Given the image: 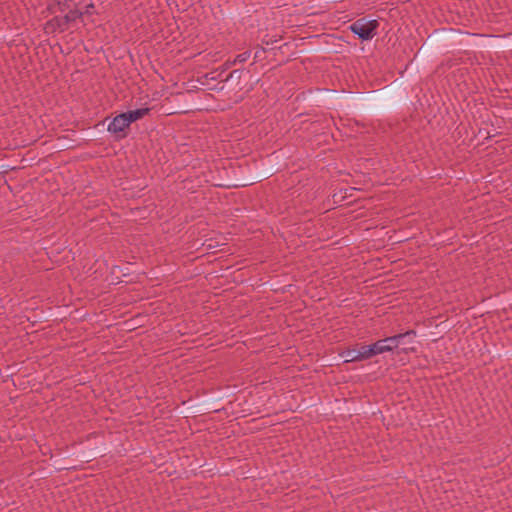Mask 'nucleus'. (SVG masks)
I'll use <instances>...</instances> for the list:
<instances>
[{"mask_svg":"<svg viewBox=\"0 0 512 512\" xmlns=\"http://www.w3.org/2000/svg\"><path fill=\"white\" fill-rule=\"evenodd\" d=\"M235 63L233 60H227L223 65H222V68H221V73L228 70L229 68H231L232 66H234Z\"/></svg>","mask_w":512,"mask_h":512,"instance_id":"13","label":"nucleus"},{"mask_svg":"<svg viewBox=\"0 0 512 512\" xmlns=\"http://www.w3.org/2000/svg\"><path fill=\"white\" fill-rule=\"evenodd\" d=\"M264 53H265L264 48H260L259 50H257L254 55V60L260 59Z\"/></svg>","mask_w":512,"mask_h":512,"instance_id":"14","label":"nucleus"},{"mask_svg":"<svg viewBox=\"0 0 512 512\" xmlns=\"http://www.w3.org/2000/svg\"><path fill=\"white\" fill-rule=\"evenodd\" d=\"M150 112V108H139L135 110H129L127 112H123L126 116L127 120H129L130 125L143 118L145 115H147Z\"/></svg>","mask_w":512,"mask_h":512,"instance_id":"9","label":"nucleus"},{"mask_svg":"<svg viewBox=\"0 0 512 512\" xmlns=\"http://www.w3.org/2000/svg\"><path fill=\"white\" fill-rule=\"evenodd\" d=\"M129 128V120L121 113L108 124L107 131L114 135L115 140H122L127 137Z\"/></svg>","mask_w":512,"mask_h":512,"instance_id":"4","label":"nucleus"},{"mask_svg":"<svg viewBox=\"0 0 512 512\" xmlns=\"http://www.w3.org/2000/svg\"><path fill=\"white\" fill-rule=\"evenodd\" d=\"M83 16V12L78 9H70L68 13L63 16H55L51 20L46 23V29H50L52 32L59 30L61 32L65 31L68 25L72 22H75L77 19H81Z\"/></svg>","mask_w":512,"mask_h":512,"instance_id":"3","label":"nucleus"},{"mask_svg":"<svg viewBox=\"0 0 512 512\" xmlns=\"http://www.w3.org/2000/svg\"><path fill=\"white\" fill-rule=\"evenodd\" d=\"M462 32L453 28L436 29L431 35L428 36V41L431 44L446 41L458 37Z\"/></svg>","mask_w":512,"mask_h":512,"instance_id":"5","label":"nucleus"},{"mask_svg":"<svg viewBox=\"0 0 512 512\" xmlns=\"http://www.w3.org/2000/svg\"><path fill=\"white\" fill-rule=\"evenodd\" d=\"M364 355L365 352L364 349H362V346L360 347V349H348L342 353V356L345 358V362L367 360L366 357H364Z\"/></svg>","mask_w":512,"mask_h":512,"instance_id":"8","label":"nucleus"},{"mask_svg":"<svg viewBox=\"0 0 512 512\" xmlns=\"http://www.w3.org/2000/svg\"><path fill=\"white\" fill-rule=\"evenodd\" d=\"M57 6H58V9H59L60 12H65L66 10H70V7L67 4V2H60V1H58L57 2Z\"/></svg>","mask_w":512,"mask_h":512,"instance_id":"12","label":"nucleus"},{"mask_svg":"<svg viewBox=\"0 0 512 512\" xmlns=\"http://www.w3.org/2000/svg\"><path fill=\"white\" fill-rule=\"evenodd\" d=\"M393 94V90L389 87H384L378 91H371L370 98L374 104L372 111L381 112L397 107L400 104V100L395 98Z\"/></svg>","mask_w":512,"mask_h":512,"instance_id":"1","label":"nucleus"},{"mask_svg":"<svg viewBox=\"0 0 512 512\" xmlns=\"http://www.w3.org/2000/svg\"><path fill=\"white\" fill-rule=\"evenodd\" d=\"M378 27L379 22L377 20H367L366 18H360L353 22L349 29L353 34L357 35L360 40L368 41L377 34Z\"/></svg>","mask_w":512,"mask_h":512,"instance_id":"2","label":"nucleus"},{"mask_svg":"<svg viewBox=\"0 0 512 512\" xmlns=\"http://www.w3.org/2000/svg\"><path fill=\"white\" fill-rule=\"evenodd\" d=\"M220 76H221V73L216 74V71L215 72H211L209 74H206V77L211 79V80H217Z\"/></svg>","mask_w":512,"mask_h":512,"instance_id":"15","label":"nucleus"},{"mask_svg":"<svg viewBox=\"0 0 512 512\" xmlns=\"http://www.w3.org/2000/svg\"><path fill=\"white\" fill-rule=\"evenodd\" d=\"M402 350L407 353L408 351H415V348L414 347H404Z\"/></svg>","mask_w":512,"mask_h":512,"instance_id":"16","label":"nucleus"},{"mask_svg":"<svg viewBox=\"0 0 512 512\" xmlns=\"http://www.w3.org/2000/svg\"><path fill=\"white\" fill-rule=\"evenodd\" d=\"M386 338L380 339L370 345H363L362 349H364L366 359H370L371 357L382 354L385 352L393 351L390 344H387Z\"/></svg>","mask_w":512,"mask_h":512,"instance_id":"6","label":"nucleus"},{"mask_svg":"<svg viewBox=\"0 0 512 512\" xmlns=\"http://www.w3.org/2000/svg\"><path fill=\"white\" fill-rule=\"evenodd\" d=\"M250 56H251V52H250V51H245V52H243V53H241V54H238V55L233 59V61H234L235 65H236L237 63H243V62L247 61V60L250 58Z\"/></svg>","mask_w":512,"mask_h":512,"instance_id":"11","label":"nucleus"},{"mask_svg":"<svg viewBox=\"0 0 512 512\" xmlns=\"http://www.w3.org/2000/svg\"><path fill=\"white\" fill-rule=\"evenodd\" d=\"M416 336L415 330H408L404 333H399L394 336L386 337L387 344L391 345L392 350L399 347V345H408L412 342L413 338Z\"/></svg>","mask_w":512,"mask_h":512,"instance_id":"7","label":"nucleus"},{"mask_svg":"<svg viewBox=\"0 0 512 512\" xmlns=\"http://www.w3.org/2000/svg\"><path fill=\"white\" fill-rule=\"evenodd\" d=\"M243 70L235 69L231 71L227 77L224 79L223 82H230V83H236L235 89L238 91L243 90V86L241 85V77H242Z\"/></svg>","mask_w":512,"mask_h":512,"instance_id":"10","label":"nucleus"}]
</instances>
